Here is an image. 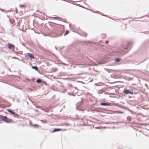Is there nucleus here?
Wrapping results in <instances>:
<instances>
[{
    "label": "nucleus",
    "instance_id": "obj_1",
    "mask_svg": "<svg viewBox=\"0 0 149 149\" xmlns=\"http://www.w3.org/2000/svg\"><path fill=\"white\" fill-rule=\"evenodd\" d=\"M133 44L132 41H128L126 45L121 46L117 49V54L120 56H122L130 50Z\"/></svg>",
    "mask_w": 149,
    "mask_h": 149
},
{
    "label": "nucleus",
    "instance_id": "obj_2",
    "mask_svg": "<svg viewBox=\"0 0 149 149\" xmlns=\"http://www.w3.org/2000/svg\"><path fill=\"white\" fill-rule=\"evenodd\" d=\"M51 35L54 38H56L61 36L63 35V31L62 29H59L58 27L54 26V29L52 31L50 30Z\"/></svg>",
    "mask_w": 149,
    "mask_h": 149
},
{
    "label": "nucleus",
    "instance_id": "obj_3",
    "mask_svg": "<svg viewBox=\"0 0 149 149\" xmlns=\"http://www.w3.org/2000/svg\"><path fill=\"white\" fill-rule=\"evenodd\" d=\"M149 47V41L148 40H147L145 41L142 45L140 47V49L142 52V53H143L144 52H145L146 54L149 55V50L148 51V52L147 53L146 48ZM149 58V56L147 57L145 60L141 62L142 63L145 61L147 59Z\"/></svg>",
    "mask_w": 149,
    "mask_h": 149
},
{
    "label": "nucleus",
    "instance_id": "obj_4",
    "mask_svg": "<svg viewBox=\"0 0 149 149\" xmlns=\"http://www.w3.org/2000/svg\"><path fill=\"white\" fill-rule=\"evenodd\" d=\"M123 92L126 94H133L134 92L130 89H127L125 88L123 91Z\"/></svg>",
    "mask_w": 149,
    "mask_h": 149
},
{
    "label": "nucleus",
    "instance_id": "obj_5",
    "mask_svg": "<svg viewBox=\"0 0 149 149\" xmlns=\"http://www.w3.org/2000/svg\"><path fill=\"white\" fill-rule=\"evenodd\" d=\"M8 48L10 50H11L12 51H13L15 49V47L14 45L12 43H8Z\"/></svg>",
    "mask_w": 149,
    "mask_h": 149
},
{
    "label": "nucleus",
    "instance_id": "obj_6",
    "mask_svg": "<svg viewBox=\"0 0 149 149\" xmlns=\"http://www.w3.org/2000/svg\"><path fill=\"white\" fill-rule=\"evenodd\" d=\"M113 103H109L107 102H101L100 104V105L107 106H112Z\"/></svg>",
    "mask_w": 149,
    "mask_h": 149
},
{
    "label": "nucleus",
    "instance_id": "obj_7",
    "mask_svg": "<svg viewBox=\"0 0 149 149\" xmlns=\"http://www.w3.org/2000/svg\"><path fill=\"white\" fill-rule=\"evenodd\" d=\"M81 101H80L77 104H76V110H78L79 111H84L83 109H82L80 107V104H79V103L81 102V101L82 100V98H81Z\"/></svg>",
    "mask_w": 149,
    "mask_h": 149
},
{
    "label": "nucleus",
    "instance_id": "obj_8",
    "mask_svg": "<svg viewBox=\"0 0 149 149\" xmlns=\"http://www.w3.org/2000/svg\"><path fill=\"white\" fill-rule=\"evenodd\" d=\"M68 0L70 1H66L65 0H63V1H66V2H68L71 3H72L74 5H75L76 6H78L79 7H81L82 6L80 4H78V3H73L74 2H78L79 1H72V0Z\"/></svg>",
    "mask_w": 149,
    "mask_h": 149
},
{
    "label": "nucleus",
    "instance_id": "obj_9",
    "mask_svg": "<svg viewBox=\"0 0 149 149\" xmlns=\"http://www.w3.org/2000/svg\"><path fill=\"white\" fill-rule=\"evenodd\" d=\"M31 127H33L35 128H37L38 127H40V126L37 124H33L31 121H30L29 123Z\"/></svg>",
    "mask_w": 149,
    "mask_h": 149
},
{
    "label": "nucleus",
    "instance_id": "obj_10",
    "mask_svg": "<svg viewBox=\"0 0 149 149\" xmlns=\"http://www.w3.org/2000/svg\"><path fill=\"white\" fill-rule=\"evenodd\" d=\"M112 104V106H116L120 108H122V109H123V108H124V106H123L120 104H119L118 103H113Z\"/></svg>",
    "mask_w": 149,
    "mask_h": 149
},
{
    "label": "nucleus",
    "instance_id": "obj_11",
    "mask_svg": "<svg viewBox=\"0 0 149 149\" xmlns=\"http://www.w3.org/2000/svg\"><path fill=\"white\" fill-rule=\"evenodd\" d=\"M27 54L28 56L31 59H33L35 57L33 54L30 53H27Z\"/></svg>",
    "mask_w": 149,
    "mask_h": 149
},
{
    "label": "nucleus",
    "instance_id": "obj_12",
    "mask_svg": "<svg viewBox=\"0 0 149 149\" xmlns=\"http://www.w3.org/2000/svg\"><path fill=\"white\" fill-rule=\"evenodd\" d=\"M5 122L8 123H12L13 120L11 119L8 118L6 116V118L5 119Z\"/></svg>",
    "mask_w": 149,
    "mask_h": 149
},
{
    "label": "nucleus",
    "instance_id": "obj_13",
    "mask_svg": "<svg viewBox=\"0 0 149 149\" xmlns=\"http://www.w3.org/2000/svg\"><path fill=\"white\" fill-rule=\"evenodd\" d=\"M36 82L39 84L41 82L45 83V81H43L42 79L40 78H38V79L36 80Z\"/></svg>",
    "mask_w": 149,
    "mask_h": 149
},
{
    "label": "nucleus",
    "instance_id": "obj_14",
    "mask_svg": "<svg viewBox=\"0 0 149 149\" xmlns=\"http://www.w3.org/2000/svg\"><path fill=\"white\" fill-rule=\"evenodd\" d=\"M63 130V129L60 128H55L53 130L52 133H53L56 132L61 131Z\"/></svg>",
    "mask_w": 149,
    "mask_h": 149
},
{
    "label": "nucleus",
    "instance_id": "obj_15",
    "mask_svg": "<svg viewBox=\"0 0 149 149\" xmlns=\"http://www.w3.org/2000/svg\"><path fill=\"white\" fill-rule=\"evenodd\" d=\"M6 118V116H4L0 114V119L3 121L5 122V119Z\"/></svg>",
    "mask_w": 149,
    "mask_h": 149
},
{
    "label": "nucleus",
    "instance_id": "obj_16",
    "mask_svg": "<svg viewBox=\"0 0 149 149\" xmlns=\"http://www.w3.org/2000/svg\"><path fill=\"white\" fill-rule=\"evenodd\" d=\"M7 111L9 113H10L11 115L14 114L15 113V112L12 109H7Z\"/></svg>",
    "mask_w": 149,
    "mask_h": 149
},
{
    "label": "nucleus",
    "instance_id": "obj_17",
    "mask_svg": "<svg viewBox=\"0 0 149 149\" xmlns=\"http://www.w3.org/2000/svg\"><path fill=\"white\" fill-rule=\"evenodd\" d=\"M121 60V58H120L118 57L116 58L115 59V62L116 63H118Z\"/></svg>",
    "mask_w": 149,
    "mask_h": 149
},
{
    "label": "nucleus",
    "instance_id": "obj_18",
    "mask_svg": "<svg viewBox=\"0 0 149 149\" xmlns=\"http://www.w3.org/2000/svg\"><path fill=\"white\" fill-rule=\"evenodd\" d=\"M32 69H35L36 71H38L39 70L38 67L36 65L32 66L31 67Z\"/></svg>",
    "mask_w": 149,
    "mask_h": 149
},
{
    "label": "nucleus",
    "instance_id": "obj_19",
    "mask_svg": "<svg viewBox=\"0 0 149 149\" xmlns=\"http://www.w3.org/2000/svg\"><path fill=\"white\" fill-rule=\"evenodd\" d=\"M76 79V77H71V78H63L62 79H63V80H67V79H68V80H71V79Z\"/></svg>",
    "mask_w": 149,
    "mask_h": 149
},
{
    "label": "nucleus",
    "instance_id": "obj_20",
    "mask_svg": "<svg viewBox=\"0 0 149 149\" xmlns=\"http://www.w3.org/2000/svg\"><path fill=\"white\" fill-rule=\"evenodd\" d=\"M6 105L7 106V107H10L11 105V104L9 102L6 101Z\"/></svg>",
    "mask_w": 149,
    "mask_h": 149
},
{
    "label": "nucleus",
    "instance_id": "obj_21",
    "mask_svg": "<svg viewBox=\"0 0 149 149\" xmlns=\"http://www.w3.org/2000/svg\"><path fill=\"white\" fill-rule=\"evenodd\" d=\"M13 115L14 117L15 118H19V114L17 113H16L15 112L14 114H13Z\"/></svg>",
    "mask_w": 149,
    "mask_h": 149
},
{
    "label": "nucleus",
    "instance_id": "obj_22",
    "mask_svg": "<svg viewBox=\"0 0 149 149\" xmlns=\"http://www.w3.org/2000/svg\"><path fill=\"white\" fill-rule=\"evenodd\" d=\"M123 109H124L126 110H127L128 111H130V109L128 107H125V106H124V108H123Z\"/></svg>",
    "mask_w": 149,
    "mask_h": 149
},
{
    "label": "nucleus",
    "instance_id": "obj_23",
    "mask_svg": "<svg viewBox=\"0 0 149 149\" xmlns=\"http://www.w3.org/2000/svg\"><path fill=\"white\" fill-rule=\"evenodd\" d=\"M127 119L128 121H130L132 120V118L130 116H128L127 117Z\"/></svg>",
    "mask_w": 149,
    "mask_h": 149
},
{
    "label": "nucleus",
    "instance_id": "obj_24",
    "mask_svg": "<svg viewBox=\"0 0 149 149\" xmlns=\"http://www.w3.org/2000/svg\"><path fill=\"white\" fill-rule=\"evenodd\" d=\"M69 32L70 31L68 30H66L64 33V36H66L69 33Z\"/></svg>",
    "mask_w": 149,
    "mask_h": 149
},
{
    "label": "nucleus",
    "instance_id": "obj_25",
    "mask_svg": "<svg viewBox=\"0 0 149 149\" xmlns=\"http://www.w3.org/2000/svg\"><path fill=\"white\" fill-rule=\"evenodd\" d=\"M40 121H41L42 122L44 123H47V121L45 120H40Z\"/></svg>",
    "mask_w": 149,
    "mask_h": 149
},
{
    "label": "nucleus",
    "instance_id": "obj_26",
    "mask_svg": "<svg viewBox=\"0 0 149 149\" xmlns=\"http://www.w3.org/2000/svg\"><path fill=\"white\" fill-rule=\"evenodd\" d=\"M61 63L63 65H65V66H68V64H66V63H65L61 61Z\"/></svg>",
    "mask_w": 149,
    "mask_h": 149
},
{
    "label": "nucleus",
    "instance_id": "obj_27",
    "mask_svg": "<svg viewBox=\"0 0 149 149\" xmlns=\"http://www.w3.org/2000/svg\"><path fill=\"white\" fill-rule=\"evenodd\" d=\"M129 112H131V113L132 114H136V113L135 112L133 111H132L131 110H130V111Z\"/></svg>",
    "mask_w": 149,
    "mask_h": 149
},
{
    "label": "nucleus",
    "instance_id": "obj_28",
    "mask_svg": "<svg viewBox=\"0 0 149 149\" xmlns=\"http://www.w3.org/2000/svg\"><path fill=\"white\" fill-rule=\"evenodd\" d=\"M94 109L93 110L94 111H96V112H98L99 111L98 108H96L95 107H94Z\"/></svg>",
    "mask_w": 149,
    "mask_h": 149
},
{
    "label": "nucleus",
    "instance_id": "obj_29",
    "mask_svg": "<svg viewBox=\"0 0 149 149\" xmlns=\"http://www.w3.org/2000/svg\"><path fill=\"white\" fill-rule=\"evenodd\" d=\"M55 17L57 18V19H58V20H61V19H63L62 18H61V17Z\"/></svg>",
    "mask_w": 149,
    "mask_h": 149
},
{
    "label": "nucleus",
    "instance_id": "obj_30",
    "mask_svg": "<svg viewBox=\"0 0 149 149\" xmlns=\"http://www.w3.org/2000/svg\"><path fill=\"white\" fill-rule=\"evenodd\" d=\"M116 113H124V112H122L120 111H118L116 112Z\"/></svg>",
    "mask_w": 149,
    "mask_h": 149
},
{
    "label": "nucleus",
    "instance_id": "obj_31",
    "mask_svg": "<svg viewBox=\"0 0 149 149\" xmlns=\"http://www.w3.org/2000/svg\"><path fill=\"white\" fill-rule=\"evenodd\" d=\"M30 81V79H29L28 78H25V81L26 82H27V81Z\"/></svg>",
    "mask_w": 149,
    "mask_h": 149
},
{
    "label": "nucleus",
    "instance_id": "obj_32",
    "mask_svg": "<svg viewBox=\"0 0 149 149\" xmlns=\"http://www.w3.org/2000/svg\"><path fill=\"white\" fill-rule=\"evenodd\" d=\"M52 70L54 72H56L57 70V69L56 68H52Z\"/></svg>",
    "mask_w": 149,
    "mask_h": 149
},
{
    "label": "nucleus",
    "instance_id": "obj_33",
    "mask_svg": "<svg viewBox=\"0 0 149 149\" xmlns=\"http://www.w3.org/2000/svg\"><path fill=\"white\" fill-rule=\"evenodd\" d=\"M87 33H84L82 35H81V36H83L84 37H86L87 36Z\"/></svg>",
    "mask_w": 149,
    "mask_h": 149
},
{
    "label": "nucleus",
    "instance_id": "obj_34",
    "mask_svg": "<svg viewBox=\"0 0 149 149\" xmlns=\"http://www.w3.org/2000/svg\"><path fill=\"white\" fill-rule=\"evenodd\" d=\"M12 52H13L15 53L16 54H17L19 53V52H16L15 50L14 49L13 51H12Z\"/></svg>",
    "mask_w": 149,
    "mask_h": 149
},
{
    "label": "nucleus",
    "instance_id": "obj_35",
    "mask_svg": "<svg viewBox=\"0 0 149 149\" xmlns=\"http://www.w3.org/2000/svg\"><path fill=\"white\" fill-rule=\"evenodd\" d=\"M24 6H25V5H23V4H20L19 5V7L20 8H22V7H24Z\"/></svg>",
    "mask_w": 149,
    "mask_h": 149
},
{
    "label": "nucleus",
    "instance_id": "obj_36",
    "mask_svg": "<svg viewBox=\"0 0 149 149\" xmlns=\"http://www.w3.org/2000/svg\"><path fill=\"white\" fill-rule=\"evenodd\" d=\"M76 82H77L81 83L82 84H84V82L81 81H76Z\"/></svg>",
    "mask_w": 149,
    "mask_h": 149
},
{
    "label": "nucleus",
    "instance_id": "obj_37",
    "mask_svg": "<svg viewBox=\"0 0 149 149\" xmlns=\"http://www.w3.org/2000/svg\"><path fill=\"white\" fill-rule=\"evenodd\" d=\"M147 16V15H145L144 16H142V17H137L136 18L137 19L141 18H142V17H146Z\"/></svg>",
    "mask_w": 149,
    "mask_h": 149
},
{
    "label": "nucleus",
    "instance_id": "obj_38",
    "mask_svg": "<svg viewBox=\"0 0 149 149\" xmlns=\"http://www.w3.org/2000/svg\"><path fill=\"white\" fill-rule=\"evenodd\" d=\"M95 13H98V14H101V13L99 11H96L95 12Z\"/></svg>",
    "mask_w": 149,
    "mask_h": 149
},
{
    "label": "nucleus",
    "instance_id": "obj_39",
    "mask_svg": "<svg viewBox=\"0 0 149 149\" xmlns=\"http://www.w3.org/2000/svg\"><path fill=\"white\" fill-rule=\"evenodd\" d=\"M12 58L13 59H19V58H17V57H14V56H13V57H12Z\"/></svg>",
    "mask_w": 149,
    "mask_h": 149
},
{
    "label": "nucleus",
    "instance_id": "obj_40",
    "mask_svg": "<svg viewBox=\"0 0 149 149\" xmlns=\"http://www.w3.org/2000/svg\"><path fill=\"white\" fill-rule=\"evenodd\" d=\"M101 15H102V16H106V17H108L106 15H104V14L103 13H101V14H100Z\"/></svg>",
    "mask_w": 149,
    "mask_h": 149
},
{
    "label": "nucleus",
    "instance_id": "obj_41",
    "mask_svg": "<svg viewBox=\"0 0 149 149\" xmlns=\"http://www.w3.org/2000/svg\"><path fill=\"white\" fill-rule=\"evenodd\" d=\"M102 91L101 90H100L99 91H98V93H102Z\"/></svg>",
    "mask_w": 149,
    "mask_h": 149
},
{
    "label": "nucleus",
    "instance_id": "obj_42",
    "mask_svg": "<svg viewBox=\"0 0 149 149\" xmlns=\"http://www.w3.org/2000/svg\"><path fill=\"white\" fill-rule=\"evenodd\" d=\"M148 32L146 31H145L144 32H141V33H144L145 34H147L148 33Z\"/></svg>",
    "mask_w": 149,
    "mask_h": 149
},
{
    "label": "nucleus",
    "instance_id": "obj_43",
    "mask_svg": "<svg viewBox=\"0 0 149 149\" xmlns=\"http://www.w3.org/2000/svg\"><path fill=\"white\" fill-rule=\"evenodd\" d=\"M14 22H15L14 20L13 19H11V22H12L11 24H13L14 23Z\"/></svg>",
    "mask_w": 149,
    "mask_h": 149
},
{
    "label": "nucleus",
    "instance_id": "obj_44",
    "mask_svg": "<svg viewBox=\"0 0 149 149\" xmlns=\"http://www.w3.org/2000/svg\"><path fill=\"white\" fill-rule=\"evenodd\" d=\"M75 75V74H70L69 75H68L67 76H70L74 75Z\"/></svg>",
    "mask_w": 149,
    "mask_h": 149
},
{
    "label": "nucleus",
    "instance_id": "obj_45",
    "mask_svg": "<svg viewBox=\"0 0 149 149\" xmlns=\"http://www.w3.org/2000/svg\"><path fill=\"white\" fill-rule=\"evenodd\" d=\"M72 93H70V92H68V95H72Z\"/></svg>",
    "mask_w": 149,
    "mask_h": 149
},
{
    "label": "nucleus",
    "instance_id": "obj_46",
    "mask_svg": "<svg viewBox=\"0 0 149 149\" xmlns=\"http://www.w3.org/2000/svg\"><path fill=\"white\" fill-rule=\"evenodd\" d=\"M9 22H10V24H11V23H12V22H11V19H9Z\"/></svg>",
    "mask_w": 149,
    "mask_h": 149
},
{
    "label": "nucleus",
    "instance_id": "obj_47",
    "mask_svg": "<svg viewBox=\"0 0 149 149\" xmlns=\"http://www.w3.org/2000/svg\"><path fill=\"white\" fill-rule=\"evenodd\" d=\"M78 119L77 118H74V119H73V121H74V120H77Z\"/></svg>",
    "mask_w": 149,
    "mask_h": 149
},
{
    "label": "nucleus",
    "instance_id": "obj_48",
    "mask_svg": "<svg viewBox=\"0 0 149 149\" xmlns=\"http://www.w3.org/2000/svg\"><path fill=\"white\" fill-rule=\"evenodd\" d=\"M0 10L2 11V12H3L4 10V9H2V8H0Z\"/></svg>",
    "mask_w": 149,
    "mask_h": 149
},
{
    "label": "nucleus",
    "instance_id": "obj_49",
    "mask_svg": "<svg viewBox=\"0 0 149 149\" xmlns=\"http://www.w3.org/2000/svg\"><path fill=\"white\" fill-rule=\"evenodd\" d=\"M70 120L73 121L74 118H71V117H70Z\"/></svg>",
    "mask_w": 149,
    "mask_h": 149
},
{
    "label": "nucleus",
    "instance_id": "obj_50",
    "mask_svg": "<svg viewBox=\"0 0 149 149\" xmlns=\"http://www.w3.org/2000/svg\"><path fill=\"white\" fill-rule=\"evenodd\" d=\"M95 85L96 86H100V85H98V83H95Z\"/></svg>",
    "mask_w": 149,
    "mask_h": 149
},
{
    "label": "nucleus",
    "instance_id": "obj_51",
    "mask_svg": "<svg viewBox=\"0 0 149 149\" xmlns=\"http://www.w3.org/2000/svg\"><path fill=\"white\" fill-rule=\"evenodd\" d=\"M137 125H139H139H143V124L142 123H137Z\"/></svg>",
    "mask_w": 149,
    "mask_h": 149
},
{
    "label": "nucleus",
    "instance_id": "obj_52",
    "mask_svg": "<svg viewBox=\"0 0 149 149\" xmlns=\"http://www.w3.org/2000/svg\"><path fill=\"white\" fill-rule=\"evenodd\" d=\"M50 88L51 89H52L54 91H55V90L52 87H51Z\"/></svg>",
    "mask_w": 149,
    "mask_h": 149
},
{
    "label": "nucleus",
    "instance_id": "obj_53",
    "mask_svg": "<svg viewBox=\"0 0 149 149\" xmlns=\"http://www.w3.org/2000/svg\"><path fill=\"white\" fill-rule=\"evenodd\" d=\"M64 46H63V47H62V48H60V49H63L64 48Z\"/></svg>",
    "mask_w": 149,
    "mask_h": 149
},
{
    "label": "nucleus",
    "instance_id": "obj_54",
    "mask_svg": "<svg viewBox=\"0 0 149 149\" xmlns=\"http://www.w3.org/2000/svg\"><path fill=\"white\" fill-rule=\"evenodd\" d=\"M112 123H113V124H117L118 123V122H112Z\"/></svg>",
    "mask_w": 149,
    "mask_h": 149
},
{
    "label": "nucleus",
    "instance_id": "obj_55",
    "mask_svg": "<svg viewBox=\"0 0 149 149\" xmlns=\"http://www.w3.org/2000/svg\"><path fill=\"white\" fill-rule=\"evenodd\" d=\"M68 85L69 86H71V87L72 86V84H68Z\"/></svg>",
    "mask_w": 149,
    "mask_h": 149
},
{
    "label": "nucleus",
    "instance_id": "obj_56",
    "mask_svg": "<svg viewBox=\"0 0 149 149\" xmlns=\"http://www.w3.org/2000/svg\"><path fill=\"white\" fill-rule=\"evenodd\" d=\"M34 90V89H32L31 88H30V90L31 91H33Z\"/></svg>",
    "mask_w": 149,
    "mask_h": 149
},
{
    "label": "nucleus",
    "instance_id": "obj_57",
    "mask_svg": "<svg viewBox=\"0 0 149 149\" xmlns=\"http://www.w3.org/2000/svg\"><path fill=\"white\" fill-rule=\"evenodd\" d=\"M38 73H40V74H42V73L41 72H40V71H38Z\"/></svg>",
    "mask_w": 149,
    "mask_h": 149
},
{
    "label": "nucleus",
    "instance_id": "obj_58",
    "mask_svg": "<svg viewBox=\"0 0 149 149\" xmlns=\"http://www.w3.org/2000/svg\"><path fill=\"white\" fill-rule=\"evenodd\" d=\"M44 83L45 84L46 86H47L48 85V84L46 82L45 83Z\"/></svg>",
    "mask_w": 149,
    "mask_h": 149
},
{
    "label": "nucleus",
    "instance_id": "obj_59",
    "mask_svg": "<svg viewBox=\"0 0 149 149\" xmlns=\"http://www.w3.org/2000/svg\"><path fill=\"white\" fill-rule=\"evenodd\" d=\"M22 52H21L20 53H19L18 54H22Z\"/></svg>",
    "mask_w": 149,
    "mask_h": 149
},
{
    "label": "nucleus",
    "instance_id": "obj_60",
    "mask_svg": "<svg viewBox=\"0 0 149 149\" xmlns=\"http://www.w3.org/2000/svg\"><path fill=\"white\" fill-rule=\"evenodd\" d=\"M145 86H146V87H148V85H147V84H145Z\"/></svg>",
    "mask_w": 149,
    "mask_h": 149
},
{
    "label": "nucleus",
    "instance_id": "obj_61",
    "mask_svg": "<svg viewBox=\"0 0 149 149\" xmlns=\"http://www.w3.org/2000/svg\"><path fill=\"white\" fill-rule=\"evenodd\" d=\"M66 90H65L64 91H63V93H64L65 91Z\"/></svg>",
    "mask_w": 149,
    "mask_h": 149
},
{
    "label": "nucleus",
    "instance_id": "obj_62",
    "mask_svg": "<svg viewBox=\"0 0 149 149\" xmlns=\"http://www.w3.org/2000/svg\"><path fill=\"white\" fill-rule=\"evenodd\" d=\"M72 95L73 96H74L75 95V94H74L73 93H72Z\"/></svg>",
    "mask_w": 149,
    "mask_h": 149
},
{
    "label": "nucleus",
    "instance_id": "obj_63",
    "mask_svg": "<svg viewBox=\"0 0 149 149\" xmlns=\"http://www.w3.org/2000/svg\"><path fill=\"white\" fill-rule=\"evenodd\" d=\"M7 17H8L9 18H10V16L8 15H7Z\"/></svg>",
    "mask_w": 149,
    "mask_h": 149
},
{
    "label": "nucleus",
    "instance_id": "obj_64",
    "mask_svg": "<svg viewBox=\"0 0 149 149\" xmlns=\"http://www.w3.org/2000/svg\"><path fill=\"white\" fill-rule=\"evenodd\" d=\"M88 42V41H84V42Z\"/></svg>",
    "mask_w": 149,
    "mask_h": 149
}]
</instances>
